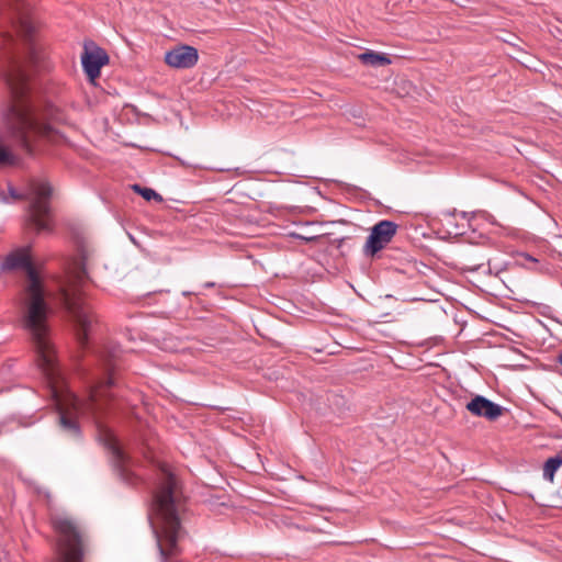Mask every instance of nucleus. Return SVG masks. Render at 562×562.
Returning a JSON list of instances; mask_svg holds the SVG:
<instances>
[{
  "instance_id": "1",
  "label": "nucleus",
  "mask_w": 562,
  "mask_h": 562,
  "mask_svg": "<svg viewBox=\"0 0 562 562\" xmlns=\"http://www.w3.org/2000/svg\"><path fill=\"white\" fill-rule=\"evenodd\" d=\"M3 271L22 269L26 280L20 297L21 323L27 331L36 353L37 366L47 379L52 396L58 409L60 427L71 437L80 435L78 416H93L103 409V404L110 397L109 390L114 384L111 366L106 363L102 378H93L90 382L88 400L83 401L68 390H63L61 373L55 348L48 335V315L50 312L46 301L43 281L35 270L31 247H21L11 251L2 261Z\"/></svg>"
},
{
  "instance_id": "2",
  "label": "nucleus",
  "mask_w": 562,
  "mask_h": 562,
  "mask_svg": "<svg viewBox=\"0 0 562 562\" xmlns=\"http://www.w3.org/2000/svg\"><path fill=\"white\" fill-rule=\"evenodd\" d=\"M159 486L154 495L149 522L156 538L161 562L179 552L181 537L178 481L167 464H160Z\"/></svg>"
},
{
  "instance_id": "3",
  "label": "nucleus",
  "mask_w": 562,
  "mask_h": 562,
  "mask_svg": "<svg viewBox=\"0 0 562 562\" xmlns=\"http://www.w3.org/2000/svg\"><path fill=\"white\" fill-rule=\"evenodd\" d=\"M87 277L86 267L79 261L72 268L68 281L60 288L59 300L69 314L77 333V339L83 347L95 323L91 308L85 301L81 285Z\"/></svg>"
},
{
  "instance_id": "4",
  "label": "nucleus",
  "mask_w": 562,
  "mask_h": 562,
  "mask_svg": "<svg viewBox=\"0 0 562 562\" xmlns=\"http://www.w3.org/2000/svg\"><path fill=\"white\" fill-rule=\"evenodd\" d=\"M52 187L45 180H31L23 192H19L13 186H8L11 203L19 200L30 202L29 223L36 233H50L53 222L50 217L49 199Z\"/></svg>"
},
{
  "instance_id": "5",
  "label": "nucleus",
  "mask_w": 562,
  "mask_h": 562,
  "mask_svg": "<svg viewBox=\"0 0 562 562\" xmlns=\"http://www.w3.org/2000/svg\"><path fill=\"white\" fill-rule=\"evenodd\" d=\"M53 527L58 533L59 562H81V537L78 526L65 514L52 518Z\"/></svg>"
},
{
  "instance_id": "6",
  "label": "nucleus",
  "mask_w": 562,
  "mask_h": 562,
  "mask_svg": "<svg viewBox=\"0 0 562 562\" xmlns=\"http://www.w3.org/2000/svg\"><path fill=\"white\" fill-rule=\"evenodd\" d=\"M100 437L109 451L111 463L119 476L128 484L134 483L130 458L124 452L116 435L110 429H104L101 431Z\"/></svg>"
},
{
  "instance_id": "7",
  "label": "nucleus",
  "mask_w": 562,
  "mask_h": 562,
  "mask_svg": "<svg viewBox=\"0 0 562 562\" xmlns=\"http://www.w3.org/2000/svg\"><path fill=\"white\" fill-rule=\"evenodd\" d=\"M397 224L393 221L382 220L370 231L363 245L362 252L366 257H374L391 243L397 232Z\"/></svg>"
},
{
  "instance_id": "8",
  "label": "nucleus",
  "mask_w": 562,
  "mask_h": 562,
  "mask_svg": "<svg viewBox=\"0 0 562 562\" xmlns=\"http://www.w3.org/2000/svg\"><path fill=\"white\" fill-rule=\"evenodd\" d=\"M198 60V49L190 45H177L165 54V63L177 69L192 68L196 65Z\"/></svg>"
},
{
  "instance_id": "9",
  "label": "nucleus",
  "mask_w": 562,
  "mask_h": 562,
  "mask_svg": "<svg viewBox=\"0 0 562 562\" xmlns=\"http://www.w3.org/2000/svg\"><path fill=\"white\" fill-rule=\"evenodd\" d=\"M467 409L475 416L495 420L503 414L504 408L482 395H476L467 404Z\"/></svg>"
},
{
  "instance_id": "10",
  "label": "nucleus",
  "mask_w": 562,
  "mask_h": 562,
  "mask_svg": "<svg viewBox=\"0 0 562 562\" xmlns=\"http://www.w3.org/2000/svg\"><path fill=\"white\" fill-rule=\"evenodd\" d=\"M108 61L109 57L101 48H97L91 52L86 49L81 55L82 68L90 79L98 77L100 75L101 67Z\"/></svg>"
},
{
  "instance_id": "11",
  "label": "nucleus",
  "mask_w": 562,
  "mask_h": 562,
  "mask_svg": "<svg viewBox=\"0 0 562 562\" xmlns=\"http://www.w3.org/2000/svg\"><path fill=\"white\" fill-rule=\"evenodd\" d=\"M562 465V451L549 458L543 465V479L552 482L558 469Z\"/></svg>"
},
{
  "instance_id": "12",
  "label": "nucleus",
  "mask_w": 562,
  "mask_h": 562,
  "mask_svg": "<svg viewBox=\"0 0 562 562\" xmlns=\"http://www.w3.org/2000/svg\"><path fill=\"white\" fill-rule=\"evenodd\" d=\"M359 59L370 66H385L391 64V59L385 54H380L375 52H366L359 55Z\"/></svg>"
},
{
  "instance_id": "13",
  "label": "nucleus",
  "mask_w": 562,
  "mask_h": 562,
  "mask_svg": "<svg viewBox=\"0 0 562 562\" xmlns=\"http://www.w3.org/2000/svg\"><path fill=\"white\" fill-rule=\"evenodd\" d=\"M133 189L138 192L145 200L150 201L153 199L161 201V196L150 188H142L138 184H134Z\"/></svg>"
},
{
  "instance_id": "14",
  "label": "nucleus",
  "mask_w": 562,
  "mask_h": 562,
  "mask_svg": "<svg viewBox=\"0 0 562 562\" xmlns=\"http://www.w3.org/2000/svg\"><path fill=\"white\" fill-rule=\"evenodd\" d=\"M471 216H472V218L481 217L483 220H486V221L491 222L492 224L496 223L495 218L492 215H490L488 213L484 212V211L473 212Z\"/></svg>"
},
{
  "instance_id": "15",
  "label": "nucleus",
  "mask_w": 562,
  "mask_h": 562,
  "mask_svg": "<svg viewBox=\"0 0 562 562\" xmlns=\"http://www.w3.org/2000/svg\"><path fill=\"white\" fill-rule=\"evenodd\" d=\"M0 203H3V204H11V199H9V193L8 191H0Z\"/></svg>"
},
{
  "instance_id": "16",
  "label": "nucleus",
  "mask_w": 562,
  "mask_h": 562,
  "mask_svg": "<svg viewBox=\"0 0 562 562\" xmlns=\"http://www.w3.org/2000/svg\"><path fill=\"white\" fill-rule=\"evenodd\" d=\"M524 257L528 260V261H532V262H537V259L533 258L532 256L530 255H524Z\"/></svg>"
},
{
  "instance_id": "17",
  "label": "nucleus",
  "mask_w": 562,
  "mask_h": 562,
  "mask_svg": "<svg viewBox=\"0 0 562 562\" xmlns=\"http://www.w3.org/2000/svg\"><path fill=\"white\" fill-rule=\"evenodd\" d=\"M480 268V265L479 266H474L471 268L472 271H476L477 269Z\"/></svg>"
},
{
  "instance_id": "18",
  "label": "nucleus",
  "mask_w": 562,
  "mask_h": 562,
  "mask_svg": "<svg viewBox=\"0 0 562 562\" xmlns=\"http://www.w3.org/2000/svg\"><path fill=\"white\" fill-rule=\"evenodd\" d=\"M559 363L562 366V353L559 356Z\"/></svg>"
},
{
  "instance_id": "19",
  "label": "nucleus",
  "mask_w": 562,
  "mask_h": 562,
  "mask_svg": "<svg viewBox=\"0 0 562 562\" xmlns=\"http://www.w3.org/2000/svg\"><path fill=\"white\" fill-rule=\"evenodd\" d=\"M461 215H462V217H464V218L468 216V214H467L465 212H462V213H461Z\"/></svg>"
}]
</instances>
